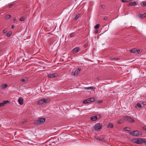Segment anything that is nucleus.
<instances>
[{"mask_svg": "<svg viewBox=\"0 0 146 146\" xmlns=\"http://www.w3.org/2000/svg\"><path fill=\"white\" fill-rule=\"evenodd\" d=\"M130 53H136L137 52V49L136 48H133L129 51Z\"/></svg>", "mask_w": 146, "mask_h": 146, "instance_id": "obj_16", "label": "nucleus"}, {"mask_svg": "<svg viewBox=\"0 0 146 146\" xmlns=\"http://www.w3.org/2000/svg\"><path fill=\"white\" fill-rule=\"evenodd\" d=\"M11 17V15H7L6 16V18L8 19H10Z\"/></svg>", "mask_w": 146, "mask_h": 146, "instance_id": "obj_25", "label": "nucleus"}, {"mask_svg": "<svg viewBox=\"0 0 146 146\" xmlns=\"http://www.w3.org/2000/svg\"><path fill=\"white\" fill-rule=\"evenodd\" d=\"M97 115H94V116H92L91 117V120L92 121H96L97 119Z\"/></svg>", "mask_w": 146, "mask_h": 146, "instance_id": "obj_12", "label": "nucleus"}, {"mask_svg": "<svg viewBox=\"0 0 146 146\" xmlns=\"http://www.w3.org/2000/svg\"><path fill=\"white\" fill-rule=\"evenodd\" d=\"M11 33L10 32H9L7 34V36L8 37L9 36L11 35Z\"/></svg>", "mask_w": 146, "mask_h": 146, "instance_id": "obj_29", "label": "nucleus"}, {"mask_svg": "<svg viewBox=\"0 0 146 146\" xmlns=\"http://www.w3.org/2000/svg\"><path fill=\"white\" fill-rule=\"evenodd\" d=\"M75 34H74V33H71V34H70V37H73V36H75Z\"/></svg>", "mask_w": 146, "mask_h": 146, "instance_id": "obj_26", "label": "nucleus"}, {"mask_svg": "<svg viewBox=\"0 0 146 146\" xmlns=\"http://www.w3.org/2000/svg\"><path fill=\"white\" fill-rule=\"evenodd\" d=\"M13 5H14V4H10L9 6V8H11V7L12 6H13Z\"/></svg>", "mask_w": 146, "mask_h": 146, "instance_id": "obj_36", "label": "nucleus"}, {"mask_svg": "<svg viewBox=\"0 0 146 146\" xmlns=\"http://www.w3.org/2000/svg\"><path fill=\"white\" fill-rule=\"evenodd\" d=\"M136 106H137V107L140 108L141 107V106L140 104L138 103L137 104Z\"/></svg>", "mask_w": 146, "mask_h": 146, "instance_id": "obj_28", "label": "nucleus"}, {"mask_svg": "<svg viewBox=\"0 0 146 146\" xmlns=\"http://www.w3.org/2000/svg\"><path fill=\"white\" fill-rule=\"evenodd\" d=\"M131 134L132 135L135 136H136L137 135H139V132L137 131H131Z\"/></svg>", "mask_w": 146, "mask_h": 146, "instance_id": "obj_7", "label": "nucleus"}, {"mask_svg": "<svg viewBox=\"0 0 146 146\" xmlns=\"http://www.w3.org/2000/svg\"><path fill=\"white\" fill-rule=\"evenodd\" d=\"M128 128L127 127H125L124 128V130L126 131H129V130L128 129Z\"/></svg>", "mask_w": 146, "mask_h": 146, "instance_id": "obj_33", "label": "nucleus"}, {"mask_svg": "<svg viewBox=\"0 0 146 146\" xmlns=\"http://www.w3.org/2000/svg\"><path fill=\"white\" fill-rule=\"evenodd\" d=\"M3 33H5L7 32V31L5 30H3Z\"/></svg>", "mask_w": 146, "mask_h": 146, "instance_id": "obj_38", "label": "nucleus"}, {"mask_svg": "<svg viewBox=\"0 0 146 146\" xmlns=\"http://www.w3.org/2000/svg\"><path fill=\"white\" fill-rule=\"evenodd\" d=\"M46 119L44 118H40L36 120L35 122V124L37 125L42 124L45 121Z\"/></svg>", "mask_w": 146, "mask_h": 146, "instance_id": "obj_2", "label": "nucleus"}, {"mask_svg": "<svg viewBox=\"0 0 146 146\" xmlns=\"http://www.w3.org/2000/svg\"><path fill=\"white\" fill-rule=\"evenodd\" d=\"M100 24H98L94 26V28L95 29H98L100 27Z\"/></svg>", "mask_w": 146, "mask_h": 146, "instance_id": "obj_21", "label": "nucleus"}, {"mask_svg": "<svg viewBox=\"0 0 146 146\" xmlns=\"http://www.w3.org/2000/svg\"><path fill=\"white\" fill-rule=\"evenodd\" d=\"M14 27H15V26H14V25H12V26H11V28H12V29H14Z\"/></svg>", "mask_w": 146, "mask_h": 146, "instance_id": "obj_39", "label": "nucleus"}, {"mask_svg": "<svg viewBox=\"0 0 146 146\" xmlns=\"http://www.w3.org/2000/svg\"><path fill=\"white\" fill-rule=\"evenodd\" d=\"M141 5L143 7L146 6V2H142L141 3Z\"/></svg>", "mask_w": 146, "mask_h": 146, "instance_id": "obj_19", "label": "nucleus"}, {"mask_svg": "<svg viewBox=\"0 0 146 146\" xmlns=\"http://www.w3.org/2000/svg\"><path fill=\"white\" fill-rule=\"evenodd\" d=\"M80 69L78 68V69H76L75 71L74 72H73L72 73V75H73L74 76H76L77 75L78 73L80 71Z\"/></svg>", "mask_w": 146, "mask_h": 146, "instance_id": "obj_6", "label": "nucleus"}, {"mask_svg": "<svg viewBox=\"0 0 146 146\" xmlns=\"http://www.w3.org/2000/svg\"><path fill=\"white\" fill-rule=\"evenodd\" d=\"M137 52L136 53H140L141 52V50H139V49L137 50Z\"/></svg>", "mask_w": 146, "mask_h": 146, "instance_id": "obj_30", "label": "nucleus"}, {"mask_svg": "<svg viewBox=\"0 0 146 146\" xmlns=\"http://www.w3.org/2000/svg\"><path fill=\"white\" fill-rule=\"evenodd\" d=\"M98 30H95V33L96 34L97 33H98Z\"/></svg>", "mask_w": 146, "mask_h": 146, "instance_id": "obj_37", "label": "nucleus"}, {"mask_svg": "<svg viewBox=\"0 0 146 146\" xmlns=\"http://www.w3.org/2000/svg\"><path fill=\"white\" fill-rule=\"evenodd\" d=\"M121 1L125 3L129 1H130V0H121Z\"/></svg>", "mask_w": 146, "mask_h": 146, "instance_id": "obj_24", "label": "nucleus"}, {"mask_svg": "<svg viewBox=\"0 0 146 146\" xmlns=\"http://www.w3.org/2000/svg\"><path fill=\"white\" fill-rule=\"evenodd\" d=\"M80 50V48L79 47L75 48L72 50L73 53H75L77 52H79Z\"/></svg>", "mask_w": 146, "mask_h": 146, "instance_id": "obj_8", "label": "nucleus"}, {"mask_svg": "<svg viewBox=\"0 0 146 146\" xmlns=\"http://www.w3.org/2000/svg\"><path fill=\"white\" fill-rule=\"evenodd\" d=\"M20 20L21 21H24V18L23 17H21L20 18Z\"/></svg>", "mask_w": 146, "mask_h": 146, "instance_id": "obj_35", "label": "nucleus"}, {"mask_svg": "<svg viewBox=\"0 0 146 146\" xmlns=\"http://www.w3.org/2000/svg\"><path fill=\"white\" fill-rule=\"evenodd\" d=\"M143 128L146 131V126L144 127Z\"/></svg>", "mask_w": 146, "mask_h": 146, "instance_id": "obj_41", "label": "nucleus"}, {"mask_svg": "<svg viewBox=\"0 0 146 146\" xmlns=\"http://www.w3.org/2000/svg\"><path fill=\"white\" fill-rule=\"evenodd\" d=\"M26 121V120H25L24 121H23V122H22V123L23 124H24L25 123Z\"/></svg>", "mask_w": 146, "mask_h": 146, "instance_id": "obj_40", "label": "nucleus"}, {"mask_svg": "<svg viewBox=\"0 0 146 146\" xmlns=\"http://www.w3.org/2000/svg\"><path fill=\"white\" fill-rule=\"evenodd\" d=\"M97 115V119H99L101 117V115H100V114H97V115Z\"/></svg>", "mask_w": 146, "mask_h": 146, "instance_id": "obj_31", "label": "nucleus"}, {"mask_svg": "<svg viewBox=\"0 0 146 146\" xmlns=\"http://www.w3.org/2000/svg\"><path fill=\"white\" fill-rule=\"evenodd\" d=\"M123 122V119H120L119 121H118L117 123L118 124H120Z\"/></svg>", "mask_w": 146, "mask_h": 146, "instance_id": "obj_20", "label": "nucleus"}, {"mask_svg": "<svg viewBox=\"0 0 146 146\" xmlns=\"http://www.w3.org/2000/svg\"><path fill=\"white\" fill-rule=\"evenodd\" d=\"M101 7H103V5H102V6H101Z\"/></svg>", "mask_w": 146, "mask_h": 146, "instance_id": "obj_46", "label": "nucleus"}, {"mask_svg": "<svg viewBox=\"0 0 146 146\" xmlns=\"http://www.w3.org/2000/svg\"><path fill=\"white\" fill-rule=\"evenodd\" d=\"M9 101L8 100H5L3 101L2 103H0V107H3Z\"/></svg>", "mask_w": 146, "mask_h": 146, "instance_id": "obj_11", "label": "nucleus"}, {"mask_svg": "<svg viewBox=\"0 0 146 146\" xmlns=\"http://www.w3.org/2000/svg\"><path fill=\"white\" fill-rule=\"evenodd\" d=\"M16 19H14V21H16Z\"/></svg>", "mask_w": 146, "mask_h": 146, "instance_id": "obj_44", "label": "nucleus"}, {"mask_svg": "<svg viewBox=\"0 0 146 146\" xmlns=\"http://www.w3.org/2000/svg\"><path fill=\"white\" fill-rule=\"evenodd\" d=\"M94 98H89V99L90 100V103L92 102H93V101H94Z\"/></svg>", "mask_w": 146, "mask_h": 146, "instance_id": "obj_27", "label": "nucleus"}, {"mask_svg": "<svg viewBox=\"0 0 146 146\" xmlns=\"http://www.w3.org/2000/svg\"><path fill=\"white\" fill-rule=\"evenodd\" d=\"M7 86V85L6 84H3L2 85V88L3 89L6 88Z\"/></svg>", "mask_w": 146, "mask_h": 146, "instance_id": "obj_22", "label": "nucleus"}, {"mask_svg": "<svg viewBox=\"0 0 146 146\" xmlns=\"http://www.w3.org/2000/svg\"><path fill=\"white\" fill-rule=\"evenodd\" d=\"M79 15H76L75 18V19H76V20H77V19L78 18H79Z\"/></svg>", "mask_w": 146, "mask_h": 146, "instance_id": "obj_34", "label": "nucleus"}, {"mask_svg": "<svg viewBox=\"0 0 146 146\" xmlns=\"http://www.w3.org/2000/svg\"><path fill=\"white\" fill-rule=\"evenodd\" d=\"M145 145H146V140H145Z\"/></svg>", "mask_w": 146, "mask_h": 146, "instance_id": "obj_45", "label": "nucleus"}, {"mask_svg": "<svg viewBox=\"0 0 146 146\" xmlns=\"http://www.w3.org/2000/svg\"><path fill=\"white\" fill-rule=\"evenodd\" d=\"M113 125L112 123H110L108 124V128H112L113 127Z\"/></svg>", "mask_w": 146, "mask_h": 146, "instance_id": "obj_18", "label": "nucleus"}, {"mask_svg": "<svg viewBox=\"0 0 146 146\" xmlns=\"http://www.w3.org/2000/svg\"><path fill=\"white\" fill-rule=\"evenodd\" d=\"M136 5V3L135 1L130 2L129 4V6H133Z\"/></svg>", "mask_w": 146, "mask_h": 146, "instance_id": "obj_17", "label": "nucleus"}, {"mask_svg": "<svg viewBox=\"0 0 146 146\" xmlns=\"http://www.w3.org/2000/svg\"><path fill=\"white\" fill-rule=\"evenodd\" d=\"M27 79H21V81L23 82H26L27 81Z\"/></svg>", "mask_w": 146, "mask_h": 146, "instance_id": "obj_23", "label": "nucleus"}, {"mask_svg": "<svg viewBox=\"0 0 146 146\" xmlns=\"http://www.w3.org/2000/svg\"><path fill=\"white\" fill-rule=\"evenodd\" d=\"M47 99L44 98L42 99L41 100L38 102V103L39 104H42L44 103H46L47 102Z\"/></svg>", "mask_w": 146, "mask_h": 146, "instance_id": "obj_5", "label": "nucleus"}, {"mask_svg": "<svg viewBox=\"0 0 146 146\" xmlns=\"http://www.w3.org/2000/svg\"><path fill=\"white\" fill-rule=\"evenodd\" d=\"M102 125L101 123H98L96 124L94 127V129L96 131L99 130L102 128Z\"/></svg>", "mask_w": 146, "mask_h": 146, "instance_id": "obj_3", "label": "nucleus"}, {"mask_svg": "<svg viewBox=\"0 0 146 146\" xmlns=\"http://www.w3.org/2000/svg\"><path fill=\"white\" fill-rule=\"evenodd\" d=\"M90 100L89 98L88 99L86 100H84L83 101V103L85 104H88L90 103Z\"/></svg>", "mask_w": 146, "mask_h": 146, "instance_id": "obj_13", "label": "nucleus"}, {"mask_svg": "<svg viewBox=\"0 0 146 146\" xmlns=\"http://www.w3.org/2000/svg\"><path fill=\"white\" fill-rule=\"evenodd\" d=\"M102 102V101H99L98 102V103H101Z\"/></svg>", "mask_w": 146, "mask_h": 146, "instance_id": "obj_43", "label": "nucleus"}, {"mask_svg": "<svg viewBox=\"0 0 146 146\" xmlns=\"http://www.w3.org/2000/svg\"><path fill=\"white\" fill-rule=\"evenodd\" d=\"M146 139L139 138L138 139H134L131 140V141L136 144H139L144 143L145 144Z\"/></svg>", "mask_w": 146, "mask_h": 146, "instance_id": "obj_1", "label": "nucleus"}, {"mask_svg": "<svg viewBox=\"0 0 146 146\" xmlns=\"http://www.w3.org/2000/svg\"><path fill=\"white\" fill-rule=\"evenodd\" d=\"M18 101L19 104L22 105L23 104V100L22 98H19L18 100Z\"/></svg>", "mask_w": 146, "mask_h": 146, "instance_id": "obj_9", "label": "nucleus"}, {"mask_svg": "<svg viewBox=\"0 0 146 146\" xmlns=\"http://www.w3.org/2000/svg\"><path fill=\"white\" fill-rule=\"evenodd\" d=\"M104 139V137H101V138H99L98 139L99 141H102Z\"/></svg>", "mask_w": 146, "mask_h": 146, "instance_id": "obj_32", "label": "nucleus"}, {"mask_svg": "<svg viewBox=\"0 0 146 146\" xmlns=\"http://www.w3.org/2000/svg\"><path fill=\"white\" fill-rule=\"evenodd\" d=\"M125 119L127 121L131 123H133L135 122V120L130 116H128L126 117Z\"/></svg>", "mask_w": 146, "mask_h": 146, "instance_id": "obj_4", "label": "nucleus"}, {"mask_svg": "<svg viewBox=\"0 0 146 146\" xmlns=\"http://www.w3.org/2000/svg\"><path fill=\"white\" fill-rule=\"evenodd\" d=\"M57 76V74H50L48 75V77L50 78H53Z\"/></svg>", "mask_w": 146, "mask_h": 146, "instance_id": "obj_10", "label": "nucleus"}, {"mask_svg": "<svg viewBox=\"0 0 146 146\" xmlns=\"http://www.w3.org/2000/svg\"><path fill=\"white\" fill-rule=\"evenodd\" d=\"M114 59L116 60H118L119 59V58H116Z\"/></svg>", "mask_w": 146, "mask_h": 146, "instance_id": "obj_42", "label": "nucleus"}, {"mask_svg": "<svg viewBox=\"0 0 146 146\" xmlns=\"http://www.w3.org/2000/svg\"><path fill=\"white\" fill-rule=\"evenodd\" d=\"M95 88L92 86H91L89 87H87L86 88L87 90H90L92 91L93 90H94Z\"/></svg>", "mask_w": 146, "mask_h": 146, "instance_id": "obj_15", "label": "nucleus"}, {"mask_svg": "<svg viewBox=\"0 0 146 146\" xmlns=\"http://www.w3.org/2000/svg\"><path fill=\"white\" fill-rule=\"evenodd\" d=\"M139 17L140 18L142 19L146 17V14L145 13L140 14L139 15Z\"/></svg>", "mask_w": 146, "mask_h": 146, "instance_id": "obj_14", "label": "nucleus"}]
</instances>
